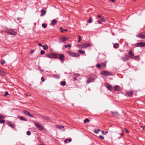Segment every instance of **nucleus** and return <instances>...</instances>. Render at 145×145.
Listing matches in <instances>:
<instances>
[{"instance_id": "nucleus-43", "label": "nucleus", "mask_w": 145, "mask_h": 145, "mask_svg": "<svg viewBox=\"0 0 145 145\" xmlns=\"http://www.w3.org/2000/svg\"><path fill=\"white\" fill-rule=\"evenodd\" d=\"M45 53V51L44 50H41L40 52V54L42 55H43Z\"/></svg>"}, {"instance_id": "nucleus-59", "label": "nucleus", "mask_w": 145, "mask_h": 145, "mask_svg": "<svg viewBox=\"0 0 145 145\" xmlns=\"http://www.w3.org/2000/svg\"><path fill=\"white\" fill-rule=\"evenodd\" d=\"M126 129V132H125L127 133H128V130L127 129Z\"/></svg>"}, {"instance_id": "nucleus-13", "label": "nucleus", "mask_w": 145, "mask_h": 145, "mask_svg": "<svg viewBox=\"0 0 145 145\" xmlns=\"http://www.w3.org/2000/svg\"><path fill=\"white\" fill-rule=\"evenodd\" d=\"M127 95L131 97L132 96L133 94V92L132 91H129L126 92Z\"/></svg>"}, {"instance_id": "nucleus-47", "label": "nucleus", "mask_w": 145, "mask_h": 145, "mask_svg": "<svg viewBox=\"0 0 145 145\" xmlns=\"http://www.w3.org/2000/svg\"><path fill=\"white\" fill-rule=\"evenodd\" d=\"M8 92L7 91H6V92H5V93L4 96H5H5H7V95H8Z\"/></svg>"}, {"instance_id": "nucleus-20", "label": "nucleus", "mask_w": 145, "mask_h": 145, "mask_svg": "<svg viewBox=\"0 0 145 145\" xmlns=\"http://www.w3.org/2000/svg\"><path fill=\"white\" fill-rule=\"evenodd\" d=\"M19 118L22 120L26 121V119L24 117L22 116H20L18 117Z\"/></svg>"}, {"instance_id": "nucleus-29", "label": "nucleus", "mask_w": 145, "mask_h": 145, "mask_svg": "<svg viewBox=\"0 0 145 145\" xmlns=\"http://www.w3.org/2000/svg\"><path fill=\"white\" fill-rule=\"evenodd\" d=\"M66 82L65 81H61L60 82L61 85H62L63 86H65L66 84Z\"/></svg>"}, {"instance_id": "nucleus-14", "label": "nucleus", "mask_w": 145, "mask_h": 145, "mask_svg": "<svg viewBox=\"0 0 145 145\" xmlns=\"http://www.w3.org/2000/svg\"><path fill=\"white\" fill-rule=\"evenodd\" d=\"M114 89L116 91H120L121 90V88L118 86H116L114 87Z\"/></svg>"}, {"instance_id": "nucleus-58", "label": "nucleus", "mask_w": 145, "mask_h": 145, "mask_svg": "<svg viewBox=\"0 0 145 145\" xmlns=\"http://www.w3.org/2000/svg\"><path fill=\"white\" fill-rule=\"evenodd\" d=\"M110 1H112L113 2H115V0H109Z\"/></svg>"}, {"instance_id": "nucleus-62", "label": "nucleus", "mask_w": 145, "mask_h": 145, "mask_svg": "<svg viewBox=\"0 0 145 145\" xmlns=\"http://www.w3.org/2000/svg\"><path fill=\"white\" fill-rule=\"evenodd\" d=\"M34 50H32V52H34Z\"/></svg>"}, {"instance_id": "nucleus-52", "label": "nucleus", "mask_w": 145, "mask_h": 145, "mask_svg": "<svg viewBox=\"0 0 145 145\" xmlns=\"http://www.w3.org/2000/svg\"><path fill=\"white\" fill-rule=\"evenodd\" d=\"M103 135H106V134H105V133L103 131H101Z\"/></svg>"}, {"instance_id": "nucleus-35", "label": "nucleus", "mask_w": 145, "mask_h": 145, "mask_svg": "<svg viewBox=\"0 0 145 145\" xmlns=\"http://www.w3.org/2000/svg\"><path fill=\"white\" fill-rule=\"evenodd\" d=\"M91 80H92L91 79L88 78L87 80V83H90V82H92Z\"/></svg>"}, {"instance_id": "nucleus-4", "label": "nucleus", "mask_w": 145, "mask_h": 145, "mask_svg": "<svg viewBox=\"0 0 145 145\" xmlns=\"http://www.w3.org/2000/svg\"><path fill=\"white\" fill-rule=\"evenodd\" d=\"M137 36L141 39H145V32L140 33L137 35Z\"/></svg>"}, {"instance_id": "nucleus-45", "label": "nucleus", "mask_w": 145, "mask_h": 145, "mask_svg": "<svg viewBox=\"0 0 145 145\" xmlns=\"http://www.w3.org/2000/svg\"><path fill=\"white\" fill-rule=\"evenodd\" d=\"M27 134L28 135H31L30 132L29 131H28L27 132Z\"/></svg>"}, {"instance_id": "nucleus-40", "label": "nucleus", "mask_w": 145, "mask_h": 145, "mask_svg": "<svg viewBox=\"0 0 145 145\" xmlns=\"http://www.w3.org/2000/svg\"><path fill=\"white\" fill-rule=\"evenodd\" d=\"M5 120H0V123H3L5 122Z\"/></svg>"}, {"instance_id": "nucleus-57", "label": "nucleus", "mask_w": 145, "mask_h": 145, "mask_svg": "<svg viewBox=\"0 0 145 145\" xmlns=\"http://www.w3.org/2000/svg\"><path fill=\"white\" fill-rule=\"evenodd\" d=\"M105 134H106H106L108 133V132L107 131H105Z\"/></svg>"}, {"instance_id": "nucleus-44", "label": "nucleus", "mask_w": 145, "mask_h": 145, "mask_svg": "<svg viewBox=\"0 0 145 145\" xmlns=\"http://www.w3.org/2000/svg\"><path fill=\"white\" fill-rule=\"evenodd\" d=\"M47 57H49V58H52V55L50 54H48L47 56Z\"/></svg>"}, {"instance_id": "nucleus-24", "label": "nucleus", "mask_w": 145, "mask_h": 145, "mask_svg": "<svg viewBox=\"0 0 145 145\" xmlns=\"http://www.w3.org/2000/svg\"><path fill=\"white\" fill-rule=\"evenodd\" d=\"M78 52L80 53V54H84L85 53V51H84L82 50H78Z\"/></svg>"}, {"instance_id": "nucleus-50", "label": "nucleus", "mask_w": 145, "mask_h": 145, "mask_svg": "<svg viewBox=\"0 0 145 145\" xmlns=\"http://www.w3.org/2000/svg\"><path fill=\"white\" fill-rule=\"evenodd\" d=\"M97 17L99 18H101V17H102V15H98L97 16Z\"/></svg>"}, {"instance_id": "nucleus-27", "label": "nucleus", "mask_w": 145, "mask_h": 145, "mask_svg": "<svg viewBox=\"0 0 145 145\" xmlns=\"http://www.w3.org/2000/svg\"><path fill=\"white\" fill-rule=\"evenodd\" d=\"M101 20L103 22H105V21H106V18L105 17H103L102 18H101Z\"/></svg>"}, {"instance_id": "nucleus-33", "label": "nucleus", "mask_w": 145, "mask_h": 145, "mask_svg": "<svg viewBox=\"0 0 145 145\" xmlns=\"http://www.w3.org/2000/svg\"><path fill=\"white\" fill-rule=\"evenodd\" d=\"M118 44L117 43H115L114 44V48H116L117 47V46H118Z\"/></svg>"}, {"instance_id": "nucleus-12", "label": "nucleus", "mask_w": 145, "mask_h": 145, "mask_svg": "<svg viewBox=\"0 0 145 145\" xmlns=\"http://www.w3.org/2000/svg\"><path fill=\"white\" fill-rule=\"evenodd\" d=\"M133 50V49H132L131 50H129L128 52V54L129 56V57H130L131 58H132L133 57H134V55L132 52V50Z\"/></svg>"}, {"instance_id": "nucleus-61", "label": "nucleus", "mask_w": 145, "mask_h": 145, "mask_svg": "<svg viewBox=\"0 0 145 145\" xmlns=\"http://www.w3.org/2000/svg\"><path fill=\"white\" fill-rule=\"evenodd\" d=\"M123 133H121V136H123Z\"/></svg>"}, {"instance_id": "nucleus-16", "label": "nucleus", "mask_w": 145, "mask_h": 145, "mask_svg": "<svg viewBox=\"0 0 145 145\" xmlns=\"http://www.w3.org/2000/svg\"><path fill=\"white\" fill-rule=\"evenodd\" d=\"M106 88H107L108 89H109V90H111L112 88L111 86L109 84H106Z\"/></svg>"}, {"instance_id": "nucleus-49", "label": "nucleus", "mask_w": 145, "mask_h": 145, "mask_svg": "<svg viewBox=\"0 0 145 145\" xmlns=\"http://www.w3.org/2000/svg\"><path fill=\"white\" fill-rule=\"evenodd\" d=\"M99 137L101 139H104V137L102 136L101 135H100L99 136Z\"/></svg>"}, {"instance_id": "nucleus-46", "label": "nucleus", "mask_w": 145, "mask_h": 145, "mask_svg": "<svg viewBox=\"0 0 145 145\" xmlns=\"http://www.w3.org/2000/svg\"><path fill=\"white\" fill-rule=\"evenodd\" d=\"M5 61L4 60H2L1 61V64L2 65L4 64L5 63Z\"/></svg>"}, {"instance_id": "nucleus-17", "label": "nucleus", "mask_w": 145, "mask_h": 145, "mask_svg": "<svg viewBox=\"0 0 145 145\" xmlns=\"http://www.w3.org/2000/svg\"><path fill=\"white\" fill-rule=\"evenodd\" d=\"M7 123L11 127L14 128V126L13 124L11 122L8 121H7Z\"/></svg>"}, {"instance_id": "nucleus-26", "label": "nucleus", "mask_w": 145, "mask_h": 145, "mask_svg": "<svg viewBox=\"0 0 145 145\" xmlns=\"http://www.w3.org/2000/svg\"><path fill=\"white\" fill-rule=\"evenodd\" d=\"M106 63L105 62H104V63H103L101 64V66L103 68H105L106 66Z\"/></svg>"}, {"instance_id": "nucleus-39", "label": "nucleus", "mask_w": 145, "mask_h": 145, "mask_svg": "<svg viewBox=\"0 0 145 145\" xmlns=\"http://www.w3.org/2000/svg\"><path fill=\"white\" fill-rule=\"evenodd\" d=\"M78 37L79 38V39L78 40V42H80L82 40L81 37V36L80 35L78 36Z\"/></svg>"}, {"instance_id": "nucleus-18", "label": "nucleus", "mask_w": 145, "mask_h": 145, "mask_svg": "<svg viewBox=\"0 0 145 145\" xmlns=\"http://www.w3.org/2000/svg\"><path fill=\"white\" fill-rule=\"evenodd\" d=\"M111 113L113 114L114 116H116L119 115L118 113L117 112H111Z\"/></svg>"}, {"instance_id": "nucleus-36", "label": "nucleus", "mask_w": 145, "mask_h": 145, "mask_svg": "<svg viewBox=\"0 0 145 145\" xmlns=\"http://www.w3.org/2000/svg\"><path fill=\"white\" fill-rule=\"evenodd\" d=\"M89 120L88 119L86 118L84 120V123H85L86 122H89Z\"/></svg>"}, {"instance_id": "nucleus-34", "label": "nucleus", "mask_w": 145, "mask_h": 145, "mask_svg": "<svg viewBox=\"0 0 145 145\" xmlns=\"http://www.w3.org/2000/svg\"><path fill=\"white\" fill-rule=\"evenodd\" d=\"M73 75L74 76L78 77L80 76V74L79 73H74Z\"/></svg>"}, {"instance_id": "nucleus-60", "label": "nucleus", "mask_w": 145, "mask_h": 145, "mask_svg": "<svg viewBox=\"0 0 145 145\" xmlns=\"http://www.w3.org/2000/svg\"><path fill=\"white\" fill-rule=\"evenodd\" d=\"M74 79L75 81H76L77 80V79L76 77H74Z\"/></svg>"}, {"instance_id": "nucleus-15", "label": "nucleus", "mask_w": 145, "mask_h": 145, "mask_svg": "<svg viewBox=\"0 0 145 145\" xmlns=\"http://www.w3.org/2000/svg\"><path fill=\"white\" fill-rule=\"evenodd\" d=\"M56 127L59 129L61 130L62 131H64L65 130V129H64V127L63 126L60 125L58 126L57 125L56 126Z\"/></svg>"}, {"instance_id": "nucleus-23", "label": "nucleus", "mask_w": 145, "mask_h": 145, "mask_svg": "<svg viewBox=\"0 0 145 145\" xmlns=\"http://www.w3.org/2000/svg\"><path fill=\"white\" fill-rule=\"evenodd\" d=\"M57 21L55 20H53L52 21V24L53 25H55L56 24Z\"/></svg>"}, {"instance_id": "nucleus-48", "label": "nucleus", "mask_w": 145, "mask_h": 145, "mask_svg": "<svg viewBox=\"0 0 145 145\" xmlns=\"http://www.w3.org/2000/svg\"><path fill=\"white\" fill-rule=\"evenodd\" d=\"M41 80L42 82H43L45 81V79L43 77H42L41 78Z\"/></svg>"}, {"instance_id": "nucleus-51", "label": "nucleus", "mask_w": 145, "mask_h": 145, "mask_svg": "<svg viewBox=\"0 0 145 145\" xmlns=\"http://www.w3.org/2000/svg\"><path fill=\"white\" fill-rule=\"evenodd\" d=\"M68 139H65L64 140V142L65 143H67V141Z\"/></svg>"}, {"instance_id": "nucleus-38", "label": "nucleus", "mask_w": 145, "mask_h": 145, "mask_svg": "<svg viewBox=\"0 0 145 145\" xmlns=\"http://www.w3.org/2000/svg\"><path fill=\"white\" fill-rule=\"evenodd\" d=\"M43 117L45 120H50V118L48 117L44 116V117Z\"/></svg>"}, {"instance_id": "nucleus-32", "label": "nucleus", "mask_w": 145, "mask_h": 145, "mask_svg": "<svg viewBox=\"0 0 145 145\" xmlns=\"http://www.w3.org/2000/svg\"><path fill=\"white\" fill-rule=\"evenodd\" d=\"M64 46L65 48H66L68 47H70V48L71 47V46L70 44H69L68 45H65Z\"/></svg>"}, {"instance_id": "nucleus-3", "label": "nucleus", "mask_w": 145, "mask_h": 145, "mask_svg": "<svg viewBox=\"0 0 145 145\" xmlns=\"http://www.w3.org/2000/svg\"><path fill=\"white\" fill-rule=\"evenodd\" d=\"M67 53L70 56L72 57H78L80 56L78 54L71 51H68Z\"/></svg>"}, {"instance_id": "nucleus-28", "label": "nucleus", "mask_w": 145, "mask_h": 145, "mask_svg": "<svg viewBox=\"0 0 145 145\" xmlns=\"http://www.w3.org/2000/svg\"><path fill=\"white\" fill-rule=\"evenodd\" d=\"M42 48L44 50H46L48 48V46L47 45H43L42 46Z\"/></svg>"}, {"instance_id": "nucleus-41", "label": "nucleus", "mask_w": 145, "mask_h": 145, "mask_svg": "<svg viewBox=\"0 0 145 145\" xmlns=\"http://www.w3.org/2000/svg\"><path fill=\"white\" fill-rule=\"evenodd\" d=\"M96 67H97L98 68H101V65L99 64H97L96 65Z\"/></svg>"}, {"instance_id": "nucleus-53", "label": "nucleus", "mask_w": 145, "mask_h": 145, "mask_svg": "<svg viewBox=\"0 0 145 145\" xmlns=\"http://www.w3.org/2000/svg\"><path fill=\"white\" fill-rule=\"evenodd\" d=\"M141 127L143 129H145V127L144 126H141Z\"/></svg>"}, {"instance_id": "nucleus-8", "label": "nucleus", "mask_w": 145, "mask_h": 145, "mask_svg": "<svg viewBox=\"0 0 145 145\" xmlns=\"http://www.w3.org/2000/svg\"><path fill=\"white\" fill-rule=\"evenodd\" d=\"M57 57L58 58L60 59L61 61H63L64 60V56L63 54L56 55Z\"/></svg>"}, {"instance_id": "nucleus-22", "label": "nucleus", "mask_w": 145, "mask_h": 145, "mask_svg": "<svg viewBox=\"0 0 145 145\" xmlns=\"http://www.w3.org/2000/svg\"><path fill=\"white\" fill-rule=\"evenodd\" d=\"M59 29L61 30L60 31L61 33H63L64 31H67L68 30L67 29H63V28L62 27H60Z\"/></svg>"}, {"instance_id": "nucleus-42", "label": "nucleus", "mask_w": 145, "mask_h": 145, "mask_svg": "<svg viewBox=\"0 0 145 145\" xmlns=\"http://www.w3.org/2000/svg\"><path fill=\"white\" fill-rule=\"evenodd\" d=\"M42 26L44 28H45L46 27V26L45 24H42Z\"/></svg>"}, {"instance_id": "nucleus-1", "label": "nucleus", "mask_w": 145, "mask_h": 145, "mask_svg": "<svg viewBox=\"0 0 145 145\" xmlns=\"http://www.w3.org/2000/svg\"><path fill=\"white\" fill-rule=\"evenodd\" d=\"M93 44L91 43H84L80 45L81 48H84L88 47L91 46H92Z\"/></svg>"}, {"instance_id": "nucleus-2", "label": "nucleus", "mask_w": 145, "mask_h": 145, "mask_svg": "<svg viewBox=\"0 0 145 145\" xmlns=\"http://www.w3.org/2000/svg\"><path fill=\"white\" fill-rule=\"evenodd\" d=\"M6 32L7 33L11 35H15L17 34L16 32L11 29H7Z\"/></svg>"}, {"instance_id": "nucleus-9", "label": "nucleus", "mask_w": 145, "mask_h": 145, "mask_svg": "<svg viewBox=\"0 0 145 145\" xmlns=\"http://www.w3.org/2000/svg\"><path fill=\"white\" fill-rule=\"evenodd\" d=\"M68 39V38L67 37H61L60 38L59 40V42H64Z\"/></svg>"}, {"instance_id": "nucleus-55", "label": "nucleus", "mask_w": 145, "mask_h": 145, "mask_svg": "<svg viewBox=\"0 0 145 145\" xmlns=\"http://www.w3.org/2000/svg\"><path fill=\"white\" fill-rule=\"evenodd\" d=\"M38 45H39V46H42V44H41V43H39V44Z\"/></svg>"}, {"instance_id": "nucleus-10", "label": "nucleus", "mask_w": 145, "mask_h": 145, "mask_svg": "<svg viewBox=\"0 0 145 145\" xmlns=\"http://www.w3.org/2000/svg\"><path fill=\"white\" fill-rule=\"evenodd\" d=\"M129 56L127 54L125 55L124 56L122 57L123 61H126L129 59Z\"/></svg>"}, {"instance_id": "nucleus-25", "label": "nucleus", "mask_w": 145, "mask_h": 145, "mask_svg": "<svg viewBox=\"0 0 145 145\" xmlns=\"http://www.w3.org/2000/svg\"><path fill=\"white\" fill-rule=\"evenodd\" d=\"M139 57H140L139 56H137L135 57L134 56V57H133L132 59L135 60H137V59H138Z\"/></svg>"}, {"instance_id": "nucleus-19", "label": "nucleus", "mask_w": 145, "mask_h": 145, "mask_svg": "<svg viewBox=\"0 0 145 145\" xmlns=\"http://www.w3.org/2000/svg\"><path fill=\"white\" fill-rule=\"evenodd\" d=\"M0 74L3 76H5L6 75V73L3 70H1L0 71Z\"/></svg>"}, {"instance_id": "nucleus-5", "label": "nucleus", "mask_w": 145, "mask_h": 145, "mask_svg": "<svg viewBox=\"0 0 145 145\" xmlns=\"http://www.w3.org/2000/svg\"><path fill=\"white\" fill-rule=\"evenodd\" d=\"M101 73L102 74L105 76H110L112 74V73L107 71H103Z\"/></svg>"}, {"instance_id": "nucleus-37", "label": "nucleus", "mask_w": 145, "mask_h": 145, "mask_svg": "<svg viewBox=\"0 0 145 145\" xmlns=\"http://www.w3.org/2000/svg\"><path fill=\"white\" fill-rule=\"evenodd\" d=\"M5 117L3 115L0 114V119H4Z\"/></svg>"}, {"instance_id": "nucleus-56", "label": "nucleus", "mask_w": 145, "mask_h": 145, "mask_svg": "<svg viewBox=\"0 0 145 145\" xmlns=\"http://www.w3.org/2000/svg\"><path fill=\"white\" fill-rule=\"evenodd\" d=\"M98 22L99 24H101V21H98Z\"/></svg>"}, {"instance_id": "nucleus-11", "label": "nucleus", "mask_w": 145, "mask_h": 145, "mask_svg": "<svg viewBox=\"0 0 145 145\" xmlns=\"http://www.w3.org/2000/svg\"><path fill=\"white\" fill-rule=\"evenodd\" d=\"M23 112L26 115L28 116L31 117H33V116L32 115V114H30V113L28 111L25 110H24L23 111Z\"/></svg>"}, {"instance_id": "nucleus-6", "label": "nucleus", "mask_w": 145, "mask_h": 145, "mask_svg": "<svg viewBox=\"0 0 145 145\" xmlns=\"http://www.w3.org/2000/svg\"><path fill=\"white\" fill-rule=\"evenodd\" d=\"M34 124L36 127L40 130H42L43 129V127L39 123L35 122L34 123Z\"/></svg>"}, {"instance_id": "nucleus-7", "label": "nucleus", "mask_w": 145, "mask_h": 145, "mask_svg": "<svg viewBox=\"0 0 145 145\" xmlns=\"http://www.w3.org/2000/svg\"><path fill=\"white\" fill-rule=\"evenodd\" d=\"M136 47H145V42H140L135 44Z\"/></svg>"}, {"instance_id": "nucleus-31", "label": "nucleus", "mask_w": 145, "mask_h": 145, "mask_svg": "<svg viewBox=\"0 0 145 145\" xmlns=\"http://www.w3.org/2000/svg\"><path fill=\"white\" fill-rule=\"evenodd\" d=\"M92 18H89V20H88L87 21L89 23H92Z\"/></svg>"}, {"instance_id": "nucleus-30", "label": "nucleus", "mask_w": 145, "mask_h": 145, "mask_svg": "<svg viewBox=\"0 0 145 145\" xmlns=\"http://www.w3.org/2000/svg\"><path fill=\"white\" fill-rule=\"evenodd\" d=\"M99 131L100 130L99 129H97L96 130H94V132L95 133L97 134L99 132Z\"/></svg>"}, {"instance_id": "nucleus-21", "label": "nucleus", "mask_w": 145, "mask_h": 145, "mask_svg": "<svg viewBox=\"0 0 145 145\" xmlns=\"http://www.w3.org/2000/svg\"><path fill=\"white\" fill-rule=\"evenodd\" d=\"M41 13H42V12H43V13H42V14H41L40 15L41 16H44L46 14V11L45 10H44L43 9H42L41 10Z\"/></svg>"}, {"instance_id": "nucleus-54", "label": "nucleus", "mask_w": 145, "mask_h": 145, "mask_svg": "<svg viewBox=\"0 0 145 145\" xmlns=\"http://www.w3.org/2000/svg\"><path fill=\"white\" fill-rule=\"evenodd\" d=\"M68 141L69 142H71V141H72V139H71V138H69V139H68Z\"/></svg>"}]
</instances>
